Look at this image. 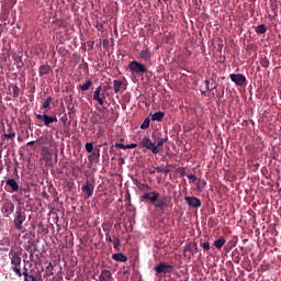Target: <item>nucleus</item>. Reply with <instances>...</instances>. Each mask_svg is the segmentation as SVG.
<instances>
[{
  "instance_id": "obj_19",
  "label": "nucleus",
  "mask_w": 281,
  "mask_h": 281,
  "mask_svg": "<svg viewBox=\"0 0 281 281\" xmlns=\"http://www.w3.org/2000/svg\"><path fill=\"white\" fill-rule=\"evenodd\" d=\"M5 184L9 186L12 192H19V183L14 179H8Z\"/></svg>"
},
{
  "instance_id": "obj_27",
  "label": "nucleus",
  "mask_w": 281,
  "mask_h": 281,
  "mask_svg": "<svg viewBox=\"0 0 281 281\" xmlns=\"http://www.w3.org/2000/svg\"><path fill=\"white\" fill-rule=\"evenodd\" d=\"M256 34H267V25L260 24L255 29Z\"/></svg>"
},
{
  "instance_id": "obj_47",
  "label": "nucleus",
  "mask_w": 281,
  "mask_h": 281,
  "mask_svg": "<svg viewBox=\"0 0 281 281\" xmlns=\"http://www.w3.org/2000/svg\"><path fill=\"white\" fill-rule=\"evenodd\" d=\"M156 171L157 172H164V169H161L160 167H156Z\"/></svg>"
},
{
  "instance_id": "obj_24",
  "label": "nucleus",
  "mask_w": 281,
  "mask_h": 281,
  "mask_svg": "<svg viewBox=\"0 0 281 281\" xmlns=\"http://www.w3.org/2000/svg\"><path fill=\"white\" fill-rule=\"evenodd\" d=\"M164 112L159 111L153 114L151 120L153 122H161L164 120Z\"/></svg>"
},
{
  "instance_id": "obj_16",
  "label": "nucleus",
  "mask_w": 281,
  "mask_h": 281,
  "mask_svg": "<svg viewBox=\"0 0 281 281\" xmlns=\"http://www.w3.org/2000/svg\"><path fill=\"white\" fill-rule=\"evenodd\" d=\"M114 93H120V91H126V87H124V81L114 80L113 81Z\"/></svg>"
},
{
  "instance_id": "obj_48",
  "label": "nucleus",
  "mask_w": 281,
  "mask_h": 281,
  "mask_svg": "<svg viewBox=\"0 0 281 281\" xmlns=\"http://www.w3.org/2000/svg\"><path fill=\"white\" fill-rule=\"evenodd\" d=\"M151 137H157V132H154V133L151 134Z\"/></svg>"
},
{
  "instance_id": "obj_46",
  "label": "nucleus",
  "mask_w": 281,
  "mask_h": 281,
  "mask_svg": "<svg viewBox=\"0 0 281 281\" xmlns=\"http://www.w3.org/2000/svg\"><path fill=\"white\" fill-rule=\"evenodd\" d=\"M60 121H61L64 124H67V116L61 117Z\"/></svg>"
},
{
  "instance_id": "obj_8",
  "label": "nucleus",
  "mask_w": 281,
  "mask_h": 281,
  "mask_svg": "<svg viewBox=\"0 0 281 281\" xmlns=\"http://www.w3.org/2000/svg\"><path fill=\"white\" fill-rule=\"evenodd\" d=\"M161 194L157 191L146 192L142 195V201H149L153 205L157 203V199H159Z\"/></svg>"
},
{
  "instance_id": "obj_29",
  "label": "nucleus",
  "mask_w": 281,
  "mask_h": 281,
  "mask_svg": "<svg viewBox=\"0 0 281 281\" xmlns=\"http://www.w3.org/2000/svg\"><path fill=\"white\" fill-rule=\"evenodd\" d=\"M52 102H54V98L47 97L42 104V109H49V104H52Z\"/></svg>"
},
{
  "instance_id": "obj_23",
  "label": "nucleus",
  "mask_w": 281,
  "mask_h": 281,
  "mask_svg": "<svg viewBox=\"0 0 281 281\" xmlns=\"http://www.w3.org/2000/svg\"><path fill=\"white\" fill-rule=\"evenodd\" d=\"M226 240L225 237L221 236L218 239H216L213 245L216 249H223V246L225 245Z\"/></svg>"
},
{
  "instance_id": "obj_33",
  "label": "nucleus",
  "mask_w": 281,
  "mask_h": 281,
  "mask_svg": "<svg viewBox=\"0 0 281 281\" xmlns=\"http://www.w3.org/2000/svg\"><path fill=\"white\" fill-rule=\"evenodd\" d=\"M21 273H22V276H24V281H29L30 277L32 276V274H30V271L27 270L26 266L23 267V272H21Z\"/></svg>"
},
{
  "instance_id": "obj_10",
  "label": "nucleus",
  "mask_w": 281,
  "mask_h": 281,
  "mask_svg": "<svg viewBox=\"0 0 281 281\" xmlns=\"http://www.w3.org/2000/svg\"><path fill=\"white\" fill-rule=\"evenodd\" d=\"M170 204V198L168 196H164L161 199H157L156 203H154V207H156V210H160V212H164V210H166V207H168V205Z\"/></svg>"
},
{
  "instance_id": "obj_15",
  "label": "nucleus",
  "mask_w": 281,
  "mask_h": 281,
  "mask_svg": "<svg viewBox=\"0 0 281 281\" xmlns=\"http://www.w3.org/2000/svg\"><path fill=\"white\" fill-rule=\"evenodd\" d=\"M50 71H52V66L47 64L40 66L38 68L40 78H43V76H49Z\"/></svg>"
},
{
  "instance_id": "obj_31",
  "label": "nucleus",
  "mask_w": 281,
  "mask_h": 281,
  "mask_svg": "<svg viewBox=\"0 0 281 281\" xmlns=\"http://www.w3.org/2000/svg\"><path fill=\"white\" fill-rule=\"evenodd\" d=\"M194 247V243H189L184 246L183 255L187 256L188 251L192 254V249Z\"/></svg>"
},
{
  "instance_id": "obj_22",
  "label": "nucleus",
  "mask_w": 281,
  "mask_h": 281,
  "mask_svg": "<svg viewBox=\"0 0 281 281\" xmlns=\"http://www.w3.org/2000/svg\"><path fill=\"white\" fill-rule=\"evenodd\" d=\"M99 159H100V149H97L90 156H88L89 164H93V161H98Z\"/></svg>"
},
{
  "instance_id": "obj_9",
  "label": "nucleus",
  "mask_w": 281,
  "mask_h": 281,
  "mask_svg": "<svg viewBox=\"0 0 281 281\" xmlns=\"http://www.w3.org/2000/svg\"><path fill=\"white\" fill-rule=\"evenodd\" d=\"M104 98H106V97L104 95V92H102V86H99L94 90L93 100H94V102H98V104L100 106H103L104 105Z\"/></svg>"
},
{
  "instance_id": "obj_2",
  "label": "nucleus",
  "mask_w": 281,
  "mask_h": 281,
  "mask_svg": "<svg viewBox=\"0 0 281 281\" xmlns=\"http://www.w3.org/2000/svg\"><path fill=\"white\" fill-rule=\"evenodd\" d=\"M128 69L132 74H147L148 69L146 68V65L137 61V60H133L128 64Z\"/></svg>"
},
{
  "instance_id": "obj_37",
  "label": "nucleus",
  "mask_w": 281,
  "mask_h": 281,
  "mask_svg": "<svg viewBox=\"0 0 281 281\" xmlns=\"http://www.w3.org/2000/svg\"><path fill=\"white\" fill-rule=\"evenodd\" d=\"M32 247H33L34 249H36V243L31 241L30 245H29L27 251H29V254H31V255L34 254V250H32Z\"/></svg>"
},
{
  "instance_id": "obj_42",
  "label": "nucleus",
  "mask_w": 281,
  "mask_h": 281,
  "mask_svg": "<svg viewBox=\"0 0 281 281\" xmlns=\"http://www.w3.org/2000/svg\"><path fill=\"white\" fill-rule=\"evenodd\" d=\"M105 240L108 243H113V238L111 237V234H109V231H108V233H105Z\"/></svg>"
},
{
  "instance_id": "obj_4",
  "label": "nucleus",
  "mask_w": 281,
  "mask_h": 281,
  "mask_svg": "<svg viewBox=\"0 0 281 281\" xmlns=\"http://www.w3.org/2000/svg\"><path fill=\"white\" fill-rule=\"evenodd\" d=\"M35 117L36 120H40V122H43L44 126L47 128H50L54 122H58V117L56 115L50 116L47 114H36Z\"/></svg>"
},
{
  "instance_id": "obj_38",
  "label": "nucleus",
  "mask_w": 281,
  "mask_h": 281,
  "mask_svg": "<svg viewBox=\"0 0 281 281\" xmlns=\"http://www.w3.org/2000/svg\"><path fill=\"white\" fill-rule=\"evenodd\" d=\"M195 254H199V246L196 243H193V248L191 250V256H195Z\"/></svg>"
},
{
  "instance_id": "obj_18",
  "label": "nucleus",
  "mask_w": 281,
  "mask_h": 281,
  "mask_svg": "<svg viewBox=\"0 0 281 281\" xmlns=\"http://www.w3.org/2000/svg\"><path fill=\"white\" fill-rule=\"evenodd\" d=\"M112 260H115V262H126L128 257L122 252H117L112 255Z\"/></svg>"
},
{
  "instance_id": "obj_14",
  "label": "nucleus",
  "mask_w": 281,
  "mask_h": 281,
  "mask_svg": "<svg viewBox=\"0 0 281 281\" xmlns=\"http://www.w3.org/2000/svg\"><path fill=\"white\" fill-rule=\"evenodd\" d=\"M99 281H114L113 274L110 270H102L99 276Z\"/></svg>"
},
{
  "instance_id": "obj_13",
  "label": "nucleus",
  "mask_w": 281,
  "mask_h": 281,
  "mask_svg": "<svg viewBox=\"0 0 281 281\" xmlns=\"http://www.w3.org/2000/svg\"><path fill=\"white\" fill-rule=\"evenodd\" d=\"M139 58L142 60H144L145 63H148V60H150V58H153V52L150 50V48H145V49L140 50Z\"/></svg>"
},
{
  "instance_id": "obj_35",
  "label": "nucleus",
  "mask_w": 281,
  "mask_h": 281,
  "mask_svg": "<svg viewBox=\"0 0 281 281\" xmlns=\"http://www.w3.org/2000/svg\"><path fill=\"white\" fill-rule=\"evenodd\" d=\"M260 65H261V67H265V68L269 67V58H267V57L261 58Z\"/></svg>"
},
{
  "instance_id": "obj_41",
  "label": "nucleus",
  "mask_w": 281,
  "mask_h": 281,
  "mask_svg": "<svg viewBox=\"0 0 281 281\" xmlns=\"http://www.w3.org/2000/svg\"><path fill=\"white\" fill-rule=\"evenodd\" d=\"M187 177H188V179L190 180V183H195V182H196V176H194V175H188Z\"/></svg>"
},
{
  "instance_id": "obj_12",
  "label": "nucleus",
  "mask_w": 281,
  "mask_h": 281,
  "mask_svg": "<svg viewBox=\"0 0 281 281\" xmlns=\"http://www.w3.org/2000/svg\"><path fill=\"white\" fill-rule=\"evenodd\" d=\"M93 186L89 184V181L81 187V192H83L85 199H91V196H93Z\"/></svg>"
},
{
  "instance_id": "obj_21",
  "label": "nucleus",
  "mask_w": 281,
  "mask_h": 281,
  "mask_svg": "<svg viewBox=\"0 0 281 281\" xmlns=\"http://www.w3.org/2000/svg\"><path fill=\"white\" fill-rule=\"evenodd\" d=\"M136 146H137L136 143H132L130 145H124L122 143H115V148H121L122 150L132 149V148H135Z\"/></svg>"
},
{
  "instance_id": "obj_5",
  "label": "nucleus",
  "mask_w": 281,
  "mask_h": 281,
  "mask_svg": "<svg viewBox=\"0 0 281 281\" xmlns=\"http://www.w3.org/2000/svg\"><path fill=\"white\" fill-rule=\"evenodd\" d=\"M12 271L16 274L18 278H22L23 273L21 272V257L14 254L11 258Z\"/></svg>"
},
{
  "instance_id": "obj_30",
  "label": "nucleus",
  "mask_w": 281,
  "mask_h": 281,
  "mask_svg": "<svg viewBox=\"0 0 281 281\" xmlns=\"http://www.w3.org/2000/svg\"><path fill=\"white\" fill-rule=\"evenodd\" d=\"M166 142H168V136H166L165 138H158V143L156 145L157 150L164 148V144H166Z\"/></svg>"
},
{
  "instance_id": "obj_50",
  "label": "nucleus",
  "mask_w": 281,
  "mask_h": 281,
  "mask_svg": "<svg viewBox=\"0 0 281 281\" xmlns=\"http://www.w3.org/2000/svg\"><path fill=\"white\" fill-rule=\"evenodd\" d=\"M128 201H131V195H128Z\"/></svg>"
},
{
  "instance_id": "obj_3",
  "label": "nucleus",
  "mask_w": 281,
  "mask_h": 281,
  "mask_svg": "<svg viewBox=\"0 0 281 281\" xmlns=\"http://www.w3.org/2000/svg\"><path fill=\"white\" fill-rule=\"evenodd\" d=\"M15 229H18V232H21L23 234V232H25V227H23V223H25V215H23V212H21V210H18L15 212V217L13 220Z\"/></svg>"
},
{
  "instance_id": "obj_1",
  "label": "nucleus",
  "mask_w": 281,
  "mask_h": 281,
  "mask_svg": "<svg viewBox=\"0 0 281 281\" xmlns=\"http://www.w3.org/2000/svg\"><path fill=\"white\" fill-rule=\"evenodd\" d=\"M139 148H146V150H150L153 155H159V149H157L155 143L150 137L144 136L138 144Z\"/></svg>"
},
{
  "instance_id": "obj_40",
  "label": "nucleus",
  "mask_w": 281,
  "mask_h": 281,
  "mask_svg": "<svg viewBox=\"0 0 281 281\" xmlns=\"http://www.w3.org/2000/svg\"><path fill=\"white\" fill-rule=\"evenodd\" d=\"M178 175H180V177H186V168L180 167L177 169Z\"/></svg>"
},
{
  "instance_id": "obj_36",
  "label": "nucleus",
  "mask_w": 281,
  "mask_h": 281,
  "mask_svg": "<svg viewBox=\"0 0 281 281\" xmlns=\"http://www.w3.org/2000/svg\"><path fill=\"white\" fill-rule=\"evenodd\" d=\"M85 148L87 153H93V143H86Z\"/></svg>"
},
{
  "instance_id": "obj_20",
  "label": "nucleus",
  "mask_w": 281,
  "mask_h": 281,
  "mask_svg": "<svg viewBox=\"0 0 281 281\" xmlns=\"http://www.w3.org/2000/svg\"><path fill=\"white\" fill-rule=\"evenodd\" d=\"M3 137L5 139H14V137H16V133L12 130V125H8L7 133L3 134Z\"/></svg>"
},
{
  "instance_id": "obj_34",
  "label": "nucleus",
  "mask_w": 281,
  "mask_h": 281,
  "mask_svg": "<svg viewBox=\"0 0 281 281\" xmlns=\"http://www.w3.org/2000/svg\"><path fill=\"white\" fill-rule=\"evenodd\" d=\"M20 94L21 89L19 88V86H13V98H19Z\"/></svg>"
},
{
  "instance_id": "obj_32",
  "label": "nucleus",
  "mask_w": 281,
  "mask_h": 281,
  "mask_svg": "<svg viewBox=\"0 0 281 281\" xmlns=\"http://www.w3.org/2000/svg\"><path fill=\"white\" fill-rule=\"evenodd\" d=\"M112 243H113L114 249H116V251H120V245H121L120 238L119 237H113Z\"/></svg>"
},
{
  "instance_id": "obj_45",
  "label": "nucleus",
  "mask_w": 281,
  "mask_h": 281,
  "mask_svg": "<svg viewBox=\"0 0 281 281\" xmlns=\"http://www.w3.org/2000/svg\"><path fill=\"white\" fill-rule=\"evenodd\" d=\"M36 144V140H31L26 144V146H34Z\"/></svg>"
},
{
  "instance_id": "obj_7",
  "label": "nucleus",
  "mask_w": 281,
  "mask_h": 281,
  "mask_svg": "<svg viewBox=\"0 0 281 281\" xmlns=\"http://www.w3.org/2000/svg\"><path fill=\"white\" fill-rule=\"evenodd\" d=\"M229 78L237 87H245L247 85V77L243 74H231Z\"/></svg>"
},
{
  "instance_id": "obj_25",
  "label": "nucleus",
  "mask_w": 281,
  "mask_h": 281,
  "mask_svg": "<svg viewBox=\"0 0 281 281\" xmlns=\"http://www.w3.org/2000/svg\"><path fill=\"white\" fill-rule=\"evenodd\" d=\"M207 186V181L205 179H199L196 182V188L199 192H203V189Z\"/></svg>"
},
{
  "instance_id": "obj_6",
  "label": "nucleus",
  "mask_w": 281,
  "mask_h": 281,
  "mask_svg": "<svg viewBox=\"0 0 281 281\" xmlns=\"http://www.w3.org/2000/svg\"><path fill=\"white\" fill-rule=\"evenodd\" d=\"M154 271H156V276H159L161 273H172V271H175V266L167 262H160L154 268Z\"/></svg>"
},
{
  "instance_id": "obj_28",
  "label": "nucleus",
  "mask_w": 281,
  "mask_h": 281,
  "mask_svg": "<svg viewBox=\"0 0 281 281\" xmlns=\"http://www.w3.org/2000/svg\"><path fill=\"white\" fill-rule=\"evenodd\" d=\"M140 128L146 131V128H150V117H146L144 122L140 124Z\"/></svg>"
},
{
  "instance_id": "obj_39",
  "label": "nucleus",
  "mask_w": 281,
  "mask_h": 281,
  "mask_svg": "<svg viewBox=\"0 0 281 281\" xmlns=\"http://www.w3.org/2000/svg\"><path fill=\"white\" fill-rule=\"evenodd\" d=\"M202 249H204V251H210L211 247H210V241H204L202 243Z\"/></svg>"
},
{
  "instance_id": "obj_26",
  "label": "nucleus",
  "mask_w": 281,
  "mask_h": 281,
  "mask_svg": "<svg viewBox=\"0 0 281 281\" xmlns=\"http://www.w3.org/2000/svg\"><path fill=\"white\" fill-rule=\"evenodd\" d=\"M92 85H93V81H91V79H89V80H87L86 83L81 85L79 87V89H80V91H89V89H91Z\"/></svg>"
},
{
  "instance_id": "obj_17",
  "label": "nucleus",
  "mask_w": 281,
  "mask_h": 281,
  "mask_svg": "<svg viewBox=\"0 0 281 281\" xmlns=\"http://www.w3.org/2000/svg\"><path fill=\"white\" fill-rule=\"evenodd\" d=\"M2 214H12L14 212V203L5 202L1 207Z\"/></svg>"
},
{
  "instance_id": "obj_44",
  "label": "nucleus",
  "mask_w": 281,
  "mask_h": 281,
  "mask_svg": "<svg viewBox=\"0 0 281 281\" xmlns=\"http://www.w3.org/2000/svg\"><path fill=\"white\" fill-rule=\"evenodd\" d=\"M146 192H150L151 188L148 184H143Z\"/></svg>"
},
{
  "instance_id": "obj_49",
  "label": "nucleus",
  "mask_w": 281,
  "mask_h": 281,
  "mask_svg": "<svg viewBox=\"0 0 281 281\" xmlns=\"http://www.w3.org/2000/svg\"><path fill=\"white\" fill-rule=\"evenodd\" d=\"M1 100H3V97H2L1 93H0V101H1Z\"/></svg>"
},
{
  "instance_id": "obj_43",
  "label": "nucleus",
  "mask_w": 281,
  "mask_h": 281,
  "mask_svg": "<svg viewBox=\"0 0 281 281\" xmlns=\"http://www.w3.org/2000/svg\"><path fill=\"white\" fill-rule=\"evenodd\" d=\"M204 82L206 91H212V88H210V80L206 79Z\"/></svg>"
},
{
  "instance_id": "obj_11",
  "label": "nucleus",
  "mask_w": 281,
  "mask_h": 281,
  "mask_svg": "<svg viewBox=\"0 0 281 281\" xmlns=\"http://www.w3.org/2000/svg\"><path fill=\"white\" fill-rule=\"evenodd\" d=\"M184 201H186L187 205H189V207L199 209L202 205L201 199H199L196 196H186Z\"/></svg>"
}]
</instances>
